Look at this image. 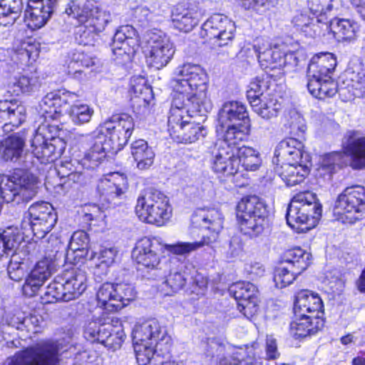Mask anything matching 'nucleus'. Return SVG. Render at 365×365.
I'll return each mask as SVG.
<instances>
[{"instance_id":"nucleus-63","label":"nucleus","mask_w":365,"mask_h":365,"mask_svg":"<svg viewBox=\"0 0 365 365\" xmlns=\"http://www.w3.org/2000/svg\"><path fill=\"white\" fill-rule=\"evenodd\" d=\"M269 3V0H241L242 6L245 9H252L261 14L266 11Z\"/></svg>"},{"instance_id":"nucleus-36","label":"nucleus","mask_w":365,"mask_h":365,"mask_svg":"<svg viewBox=\"0 0 365 365\" xmlns=\"http://www.w3.org/2000/svg\"><path fill=\"white\" fill-rule=\"evenodd\" d=\"M327 23L328 29L339 41H351L355 39L359 31L357 23L349 19L334 18Z\"/></svg>"},{"instance_id":"nucleus-54","label":"nucleus","mask_w":365,"mask_h":365,"mask_svg":"<svg viewBox=\"0 0 365 365\" xmlns=\"http://www.w3.org/2000/svg\"><path fill=\"white\" fill-rule=\"evenodd\" d=\"M344 158V153L341 152H333L325 155L322 158L320 171L324 175H329V179H330L336 169L342 166Z\"/></svg>"},{"instance_id":"nucleus-11","label":"nucleus","mask_w":365,"mask_h":365,"mask_svg":"<svg viewBox=\"0 0 365 365\" xmlns=\"http://www.w3.org/2000/svg\"><path fill=\"white\" fill-rule=\"evenodd\" d=\"M145 43L148 63L156 69L165 66L173 58L175 48L170 38L160 30L146 33Z\"/></svg>"},{"instance_id":"nucleus-1","label":"nucleus","mask_w":365,"mask_h":365,"mask_svg":"<svg viewBox=\"0 0 365 365\" xmlns=\"http://www.w3.org/2000/svg\"><path fill=\"white\" fill-rule=\"evenodd\" d=\"M172 81L174 95L170 113L180 112L181 116H200L205 120L212 109V103L207 96L206 76L198 65L185 63L178 66Z\"/></svg>"},{"instance_id":"nucleus-44","label":"nucleus","mask_w":365,"mask_h":365,"mask_svg":"<svg viewBox=\"0 0 365 365\" xmlns=\"http://www.w3.org/2000/svg\"><path fill=\"white\" fill-rule=\"evenodd\" d=\"M25 138L17 133L4 140V160L16 162L19 160L24 151Z\"/></svg>"},{"instance_id":"nucleus-40","label":"nucleus","mask_w":365,"mask_h":365,"mask_svg":"<svg viewBox=\"0 0 365 365\" xmlns=\"http://www.w3.org/2000/svg\"><path fill=\"white\" fill-rule=\"evenodd\" d=\"M89 237L86 232L78 230L73 232L69 242L68 250L66 255L67 258H68L70 255L76 254V257L79 258L93 259L96 253L91 251V255L89 256Z\"/></svg>"},{"instance_id":"nucleus-25","label":"nucleus","mask_w":365,"mask_h":365,"mask_svg":"<svg viewBox=\"0 0 365 365\" xmlns=\"http://www.w3.org/2000/svg\"><path fill=\"white\" fill-rule=\"evenodd\" d=\"M344 152L351 158V165L354 169L365 168V135L358 131L349 130L342 141Z\"/></svg>"},{"instance_id":"nucleus-43","label":"nucleus","mask_w":365,"mask_h":365,"mask_svg":"<svg viewBox=\"0 0 365 365\" xmlns=\"http://www.w3.org/2000/svg\"><path fill=\"white\" fill-rule=\"evenodd\" d=\"M309 93L315 98L325 99L333 97L337 91L336 83L332 77L307 82Z\"/></svg>"},{"instance_id":"nucleus-24","label":"nucleus","mask_w":365,"mask_h":365,"mask_svg":"<svg viewBox=\"0 0 365 365\" xmlns=\"http://www.w3.org/2000/svg\"><path fill=\"white\" fill-rule=\"evenodd\" d=\"M26 109L15 100L0 101V135L25 120Z\"/></svg>"},{"instance_id":"nucleus-15","label":"nucleus","mask_w":365,"mask_h":365,"mask_svg":"<svg viewBox=\"0 0 365 365\" xmlns=\"http://www.w3.org/2000/svg\"><path fill=\"white\" fill-rule=\"evenodd\" d=\"M65 13L68 16L77 19L86 26L93 27V31L101 32L110 21V13L103 11L92 3L88 2L80 8L74 1L68 4Z\"/></svg>"},{"instance_id":"nucleus-51","label":"nucleus","mask_w":365,"mask_h":365,"mask_svg":"<svg viewBox=\"0 0 365 365\" xmlns=\"http://www.w3.org/2000/svg\"><path fill=\"white\" fill-rule=\"evenodd\" d=\"M237 155L239 165L241 163L246 170L255 171L261 165L259 153L250 147L238 148Z\"/></svg>"},{"instance_id":"nucleus-31","label":"nucleus","mask_w":365,"mask_h":365,"mask_svg":"<svg viewBox=\"0 0 365 365\" xmlns=\"http://www.w3.org/2000/svg\"><path fill=\"white\" fill-rule=\"evenodd\" d=\"M68 103L66 96H63L56 92L47 93L40 101L39 108L45 120H57L61 115Z\"/></svg>"},{"instance_id":"nucleus-35","label":"nucleus","mask_w":365,"mask_h":365,"mask_svg":"<svg viewBox=\"0 0 365 365\" xmlns=\"http://www.w3.org/2000/svg\"><path fill=\"white\" fill-rule=\"evenodd\" d=\"M294 26L304 33V35L315 38L320 36L322 32L328 30L327 21H324L322 19L318 16L311 17L307 14H299L296 15L292 21Z\"/></svg>"},{"instance_id":"nucleus-45","label":"nucleus","mask_w":365,"mask_h":365,"mask_svg":"<svg viewBox=\"0 0 365 365\" xmlns=\"http://www.w3.org/2000/svg\"><path fill=\"white\" fill-rule=\"evenodd\" d=\"M253 102L251 106L254 112L266 120L277 117L281 109L277 101L270 97H263Z\"/></svg>"},{"instance_id":"nucleus-18","label":"nucleus","mask_w":365,"mask_h":365,"mask_svg":"<svg viewBox=\"0 0 365 365\" xmlns=\"http://www.w3.org/2000/svg\"><path fill=\"white\" fill-rule=\"evenodd\" d=\"M229 292L237 302L239 311L247 319L253 317L257 311L258 289L249 282H238L233 284Z\"/></svg>"},{"instance_id":"nucleus-12","label":"nucleus","mask_w":365,"mask_h":365,"mask_svg":"<svg viewBox=\"0 0 365 365\" xmlns=\"http://www.w3.org/2000/svg\"><path fill=\"white\" fill-rule=\"evenodd\" d=\"M134 128L131 116L113 115L97 128V133L105 135L108 143L116 153L128 143Z\"/></svg>"},{"instance_id":"nucleus-34","label":"nucleus","mask_w":365,"mask_h":365,"mask_svg":"<svg viewBox=\"0 0 365 365\" xmlns=\"http://www.w3.org/2000/svg\"><path fill=\"white\" fill-rule=\"evenodd\" d=\"M198 13L182 4L177 5L172 11V23L175 29L185 33L190 32L198 24Z\"/></svg>"},{"instance_id":"nucleus-5","label":"nucleus","mask_w":365,"mask_h":365,"mask_svg":"<svg viewBox=\"0 0 365 365\" xmlns=\"http://www.w3.org/2000/svg\"><path fill=\"white\" fill-rule=\"evenodd\" d=\"M322 205L316 195L307 192L294 196L286 213L287 225L299 232H304L314 226L322 216Z\"/></svg>"},{"instance_id":"nucleus-38","label":"nucleus","mask_w":365,"mask_h":365,"mask_svg":"<svg viewBox=\"0 0 365 365\" xmlns=\"http://www.w3.org/2000/svg\"><path fill=\"white\" fill-rule=\"evenodd\" d=\"M131 155L139 170L148 169L153 163L155 153L148 143L142 139L135 140L131 144Z\"/></svg>"},{"instance_id":"nucleus-27","label":"nucleus","mask_w":365,"mask_h":365,"mask_svg":"<svg viewBox=\"0 0 365 365\" xmlns=\"http://www.w3.org/2000/svg\"><path fill=\"white\" fill-rule=\"evenodd\" d=\"M133 256L138 264L148 269L162 270L164 262H161L156 252V246L148 237H143L138 241L133 251Z\"/></svg>"},{"instance_id":"nucleus-61","label":"nucleus","mask_w":365,"mask_h":365,"mask_svg":"<svg viewBox=\"0 0 365 365\" xmlns=\"http://www.w3.org/2000/svg\"><path fill=\"white\" fill-rule=\"evenodd\" d=\"M103 323H108L111 325V333L113 331L115 332V334H113L114 344L118 346H120L121 343L124 340L125 334L123 332V329H122V324L118 318L113 317L111 319H106L103 320Z\"/></svg>"},{"instance_id":"nucleus-50","label":"nucleus","mask_w":365,"mask_h":365,"mask_svg":"<svg viewBox=\"0 0 365 365\" xmlns=\"http://www.w3.org/2000/svg\"><path fill=\"white\" fill-rule=\"evenodd\" d=\"M121 180L122 183L108 179L101 181L98 185V190L101 195L104 197V200L110 202L113 199L120 197L125 192L126 190L125 183L123 179Z\"/></svg>"},{"instance_id":"nucleus-46","label":"nucleus","mask_w":365,"mask_h":365,"mask_svg":"<svg viewBox=\"0 0 365 365\" xmlns=\"http://www.w3.org/2000/svg\"><path fill=\"white\" fill-rule=\"evenodd\" d=\"M94 59L84 51L75 50L69 56L68 63V72L69 75L75 78L81 75L84 68H88L94 65Z\"/></svg>"},{"instance_id":"nucleus-30","label":"nucleus","mask_w":365,"mask_h":365,"mask_svg":"<svg viewBox=\"0 0 365 365\" xmlns=\"http://www.w3.org/2000/svg\"><path fill=\"white\" fill-rule=\"evenodd\" d=\"M84 337L93 343L98 342L105 346L114 344L113 334H111V325L103 323L102 319L88 322L84 329Z\"/></svg>"},{"instance_id":"nucleus-60","label":"nucleus","mask_w":365,"mask_h":365,"mask_svg":"<svg viewBox=\"0 0 365 365\" xmlns=\"http://www.w3.org/2000/svg\"><path fill=\"white\" fill-rule=\"evenodd\" d=\"M116 288L119 297L118 299L123 304V308L135 298L136 292L132 284L126 283L116 284Z\"/></svg>"},{"instance_id":"nucleus-58","label":"nucleus","mask_w":365,"mask_h":365,"mask_svg":"<svg viewBox=\"0 0 365 365\" xmlns=\"http://www.w3.org/2000/svg\"><path fill=\"white\" fill-rule=\"evenodd\" d=\"M302 142L296 138H289L282 140L277 146L274 151L276 159H287L294 149H302Z\"/></svg>"},{"instance_id":"nucleus-55","label":"nucleus","mask_w":365,"mask_h":365,"mask_svg":"<svg viewBox=\"0 0 365 365\" xmlns=\"http://www.w3.org/2000/svg\"><path fill=\"white\" fill-rule=\"evenodd\" d=\"M350 86L355 90L354 95L356 97L365 96V70L361 65L355 66L351 71L348 72Z\"/></svg>"},{"instance_id":"nucleus-49","label":"nucleus","mask_w":365,"mask_h":365,"mask_svg":"<svg viewBox=\"0 0 365 365\" xmlns=\"http://www.w3.org/2000/svg\"><path fill=\"white\" fill-rule=\"evenodd\" d=\"M225 127H227V130L224 135V140L219 143H225L235 152L237 151L239 148L237 145L246 138L250 130V125H230Z\"/></svg>"},{"instance_id":"nucleus-64","label":"nucleus","mask_w":365,"mask_h":365,"mask_svg":"<svg viewBox=\"0 0 365 365\" xmlns=\"http://www.w3.org/2000/svg\"><path fill=\"white\" fill-rule=\"evenodd\" d=\"M117 250L115 248L104 247L101 250L98 258L101 264L109 267L114 262Z\"/></svg>"},{"instance_id":"nucleus-13","label":"nucleus","mask_w":365,"mask_h":365,"mask_svg":"<svg viewBox=\"0 0 365 365\" xmlns=\"http://www.w3.org/2000/svg\"><path fill=\"white\" fill-rule=\"evenodd\" d=\"M23 237L16 228L8 227L0 232V257L4 255H11L8 265V274L11 279L19 282L26 274V265L19 262L17 250L22 242Z\"/></svg>"},{"instance_id":"nucleus-62","label":"nucleus","mask_w":365,"mask_h":365,"mask_svg":"<svg viewBox=\"0 0 365 365\" xmlns=\"http://www.w3.org/2000/svg\"><path fill=\"white\" fill-rule=\"evenodd\" d=\"M88 26H80L75 34L76 41L80 45L88 46L93 45L94 40L93 30L87 28Z\"/></svg>"},{"instance_id":"nucleus-56","label":"nucleus","mask_w":365,"mask_h":365,"mask_svg":"<svg viewBox=\"0 0 365 365\" xmlns=\"http://www.w3.org/2000/svg\"><path fill=\"white\" fill-rule=\"evenodd\" d=\"M309 10L324 21V16L337 10V0H307Z\"/></svg>"},{"instance_id":"nucleus-16","label":"nucleus","mask_w":365,"mask_h":365,"mask_svg":"<svg viewBox=\"0 0 365 365\" xmlns=\"http://www.w3.org/2000/svg\"><path fill=\"white\" fill-rule=\"evenodd\" d=\"M205 36L214 41V44L222 47L232 43L235 38V25L227 16L221 14L212 15L202 24Z\"/></svg>"},{"instance_id":"nucleus-8","label":"nucleus","mask_w":365,"mask_h":365,"mask_svg":"<svg viewBox=\"0 0 365 365\" xmlns=\"http://www.w3.org/2000/svg\"><path fill=\"white\" fill-rule=\"evenodd\" d=\"M135 212L143 222L162 225L170 217L168 197L158 190L148 188L138 197Z\"/></svg>"},{"instance_id":"nucleus-14","label":"nucleus","mask_w":365,"mask_h":365,"mask_svg":"<svg viewBox=\"0 0 365 365\" xmlns=\"http://www.w3.org/2000/svg\"><path fill=\"white\" fill-rule=\"evenodd\" d=\"M187 117L181 116L180 112L173 110L170 113L168 120V131L170 136L179 143H192L203 138L207 130L199 123L187 120Z\"/></svg>"},{"instance_id":"nucleus-2","label":"nucleus","mask_w":365,"mask_h":365,"mask_svg":"<svg viewBox=\"0 0 365 365\" xmlns=\"http://www.w3.org/2000/svg\"><path fill=\"white\" fill-rule=\"evenodd\" d=\"M132 340L139 365L149 364L155 354V361L160 362L158 358L169 354L172 346V339L168 334L166 327L155 319L137 323L133 329Z\"/></svg>"},{"instance_id":"nucleus-22","label":"nucleus","mask_w":365,"mask_h":365,"mask_svg":"<svg viewBox=\"0 0 365 365\" xmlns=\"http://www.w3.org/2000/svg\"><path fill=\"white\" fill-rule=\"evenodd\" d=\"M86 140L94 141L82 159V166L94 169L106 157L107 154L115 153L106 139L105 135L97 133V129L86 135Z\"/></svg>"},{"instance_id":"nucleus-57","label":"nucleus","mask_w":365,"mask_h":365,"mask_svg":"<svg viewBox=\"0 0 365 365\" xmlns=\"http://www.w3.org/2000/svg\"><path fill=\"white\" fill-rule=\"evenodd\" d=\"M93 110L88 105L80 104L71 106L68 115L76 125H81L90 121Z\"/></svg>"},{"instance_id":"nucleus-26","label":"nucleus","mask_w":365,"mask_h":365,"mask_svg":"<svg viewBox=\"0 0 365 365\" xmlns=\"http://www.w3.org/2000/svg\"><path fill=\"white\" fill-rule=\"evenodd\" d=\"M218 122L222 127L230 125H250L245 105L239 101L224 103L218 112Z\"/></svg>"},{"instance_id":"nucleus-39","label":"nucleus","mask_w":365,"mask_h":365,"mask_svg":"<svg viewBox=\"0 0 365 365\" xmlns=\"http://www.w3.org/2000/svg\"><path fill=\"white\" fill-rule=\"evenodd\" d=\"M177 263L176 259L166 260L163 264V273L158 274V275L165 276L164 284L169 287L173 292H178L183 288L187 281L185 274L176 267Z\"/></svg>"},{"instance_id":"nucleus-41","label":"nucleus","mask_w":365,"mask_h":365,"mask_svg":"<svg viewBox=\"0 0 365 365\" xmlns=\"http://www.w3.org/2000/svg\"><path fill=\"white\" fill-rule=\"evenodd\" d=\"M52 13L42 6V3H36L30 0L28 9L24 12V19L29 26L39 29L43 26L51 18Z\"/></svg>"},{"instance_id":"nucleus-29","label":"nucleus","mask_w":365,"mask_h":365,"mask_svg":"<svg viewBox=\"0 0 365 365\" xmlns=\"http://www.w3.org/2000/svg\"><path fill=\"white\" fill-rule=\"evenodd\" d=\"M130 85L131 91L134 94L131 98L134 111L137 113H145L153 98L151 87L147 84L146 80L141 76L133 78Z\"/></svg>"},{"instance_id":"nucleus-10","label":"nucleus","mask_w":365,"mask_h":365,"mask_svg":"<svg viewBox=\"0 0 365 365\" xmlns=\"http://www.w3.org/2000/svg\"><path fill=\"white\" fill-rule=\"evenodd\" d=\"M56 342L45 341L16 352L7 359V365H56L59 361Z\"/></svg>"},{"instance_id":"nucleus-48","label":"nucleus","mask_w":365,"mask_h":365,"mask_svg":"<svg viewBox=\"0 0 365 365\" xmlns=\"http://www.w3.org/2000/svg\"><path fill=\"white\" fill-rule=\"evenodd\" d=\"M64 169L60 170L61 174V181L54 186L56 192L58 193H64L67 192L73 185H86L88 182V178L85 173L81 171H72L67 173Z\"/></svg>"},{"instance_id":"nucleus-17","label":"nucleus","mask_w":365,"mask_h":365,"mask_svg":"<svg viewBox=\"0 0 365 365\" xmlns=\"http://www.w3.org/2000/svg\"><path fill=\"white\" fill-rule=\"evenodd\" d=\"M45 125L38 127L31 140L32 154L43 162L53 161L59 158L65 148L64 143L58 138H46Z\"/></svg>"},{"instance_id":"nucleus-37","label":"nucleus","mask_w":365,"mask_h":365,"mask_svg":"<svg viewBox=\"0 0 365 365\" xmlns=\"http://www.w3.org/2000/svg\"><path fill=\"white\" fill-rule=\"evenodd\" d=\"M254 49L262 69H280L284 63L282 53L277 48H272L269 46L255 45Z\"/></svg>"},{"instance_id":"nucleus-47","label":"nucleus","mask_w":365,"mask_h":365,"mask_svg":"<svg viewBox=\"0 0 365 365\" xmlns=\"http://www.w3.org/2000/svg\"><path fill=\"white\" fill-rule=\"evenodd\" d=\"M310 253L300 248L289 250L284 256L285 264L301 273L310 264Z\"/></svg>"},{"instance_id":"nucleus-4","label":"nucleus","mask_w":365,"mask_h":365,"mask_svg":"<svg viewBox=\"0 0 365 365\" xmlns=\"http://www.w3.org/2000/svg\"><path fill=\"white\" fill-rule=\"evenodd\" d=\"M237 220L240 232L250 237L261 235L269 225V210L256 195L243 197L237 206Z\"/></svg>"},{"instance_id":"nucleus-7","label":"nucleus","mask_w":365,"mask_h":365,"mask_svg":"<svg viewBox=\"0 0 365 365\" xmlns=\"http://www.w3.org/2000/svg\"><path fill=\"white\" fill-rule=\"evenodd\" d=\"M365 214V187L354 185L346 187L336 197L333 207L335 220L353 224Z\"/></svg>"},{"instance_id":"nucleus-42","label":"nucleus","mask_w":365,"mask_h":365,"mask_svg":"<svg viewBox=\"0 0 365 365\" xmlns=\"http://www.w3.org/2000/svg\"><path fill=\"white\" fill-rule=\"evenodd\" d=\"M309 168L305 165L282 164L278 170L282 180L287 186H294L304 181L309 173Z\"/></svg>"},{"instance_id":"nucleus-52","label":"nucleus","mask_w":365,"mask_h":365,"mask_svg":"<svg viewBox=\"0 0 365 365\" xmlns=\"http://www.w3.org/2000/svg\"><path fill=\"white\" fill-rule=\"evenodd\" d=\"M40 85L38 78L35 76H22L12 83H9L8 92L19 96L23 93H31L36 90Z\"/></svg>"},{"instance_id":"nucleus-3","label":"nucleus","mask_w":365,"mask_h":365,"mask_svg":"<svg viewBox=\"0 0 365 365\" xmlns=\"http://www.w3.org/2000/svg\"><path fill=\"white\" fill-rule=\"evenodd\" d=\"M194 227L210 232V235H203L202 240L194 242H179L174 245H166L168 251L175 255H186L195 251L205 245L212 246L219 237L223 227L224 217L216 208H202L197 210L191 218Z\"/></svg>"},{"instance_id":"nucleus-33","label":"nucleus","mask_w":365,"mask_h":365,"mask_svg":"<svg viewBox=\"0 0 365 365\" xmlns=\"http://www.w3.org/2000/svg\"><path fill=\"white\" fill-rule=\"evenodd\" d=\"M165 6L163 0H147L135 8V18L144 26L151 24L158 21Z\"/></svg>"},{"instance_id":"nucleus-21","label":"nucleus","mask_w":365,"mask_h":365,"mask_svg":"<svg viewBox=\"0 0 365 365\" xmlns=\"http://www.w3.org/2000/svg\"><path fill=\"white\" fill-rule=\"evenodd\" d=\"M54 264L50 258H43L38 261L26 277L22 286L24 295L35 296L44 282L51 277L53 272Z\"/></svg>"},{"instance_id":"nucleus-9","label":"nucleus","mask_w":365,"mask_h":365,"mask_svg":"<svg viewBox=\"0 0 365 365\" xmlns=\"http://www.w3.org/2000/svg\"><path fill=\"white\" fill-rule=\"evenodd\" d=\"M57 220V214L50 203L37 202L25 213L21 228L25 232L31 231L36 239H43L51 231Z\"/></svg>"},{"instance_id":"nucleus-23","label":"nucleus","mask_w":365,"mask_h":365,"mask_svg":"<svg viewBox=\"0 0 365 365\" xmlns=\"http://www.w3.org/2000/svg\"><path fill=\"white\" fill-rule=\"evenodd\" d=\"M294 314L297 317L309 315L314 317V319L324 318V305L321 297L309 290L299 291L296 295Z\"/></svg>"},{"instance_id":"nucleus-53","label":"nucleus","mask_w":365,"mask_h":365,"mask_svg":"<svg viewBox=\"0 0 365 365\" xmlns=\"http://www.w3.org/2000/svg\"><path fill=\"white\" fill-rule=\"evenodd\" d=\"M301 272L287 265L277 267L274 273V282L277 287L282 289L291 284Z\"/></svg>"},{"instance_id":"nucleus-59","label":"nucleus","mask_w":365,"mask_h":365,"mask_svg":"<svg viewBox=\"0 0 365 365\" xmlns=\"http://www.w3.org/2000/svg\"><path fill=\"white\" fill-rule=\"evenodd\" d=\"M250 89L247 92V98L250 106L255 100H260L264 96V92L268 88L267 81L263 78L256 77L250 83Z\"/></svg>"},{"instance_id":"nucleus-32","label":"nucleus","mask_w":365,"mask_h":365,"mask_svg":"<svg viewBox=\"0 0 365 365\" xmlns=\"http://www.w3.org/2000/svg\"><path fill=\"white\" fill-rule=\"evenodd\" d=\"M324 324V318L314 319V317L305 315L297 317L290 323L291 334L296 338H304L315 334Z\"/></svg>"},{"instance_id":"nucleus-20","label":"nucleus","mask_w":365,"mask_h":365,"mask_svg":"<svg viewBox=\"0 0 365 365\" xmlns=\"http://www.w3.org/2000/svg\"><path fill=\"white\" fill-rule=\"evenodd\" d=\"M212 168L225 176H232L239 170V160L235 152L225 143H217L212 150Z\"/></svg>"},{"instance_id":"nucleus-28","label":"nucleus","mask_w":365,"mask_h":365,"mask_svg":"<svg viewBox=\"0 0 365 365\" xmlns=\"http://www.w3.org/2000/svg\"><path fill=\"white\" fill-rule=\"evenodd\" d=\"M336 66V60L331 53H320L314 56L308 65L307 71V82L331 77Z\"/></svg>"},{"instance_id":"nucleus-19","label":"nucleus","mask_w":365,"mask_h":365,"mask_svg":"<svg viewBox=\"0 0 365 365\" xmlns=\"http://www.w3.org/2000/svg\"><path fill=\"white\" fill-rule=\"evenodd\" d=\"M113 55L128 60L131 53L138 48V39L135 29L130 26H120L115 32L110 45Z\"/></svg>"},{"instance_id":"nucleus-6","label":"nucleus","mask_w":365,"mask_h":365,"mask_svg":"<svg viewBox=\"0 0 365 365\" xmlns=\"http://www.w3.org/2000/svg\"><path fill=\"white\" fill-rule=\"evenodd\" d=\"M87 288V275L84 270L76 269L58 277L45 289L41 297L46 304L57 301L69 302L78 298Z\"/></svg>"}]
</instances>
